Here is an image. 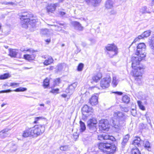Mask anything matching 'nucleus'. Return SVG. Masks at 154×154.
<instances>
[{
    "instance_id": "f257e3e1",
    "label": "nucleus",
    "mask_w": 154,
    "mask_h": 154,
    "mask_svg": "<svg viewBox=\"0 0 154 154\" xmlns=\"http://www.w3.org/2000/svg\"><path fill=\"white\" fill-rule=\"evenodd\" d=\"M20 17L22 27L25 28H27L30 26L34 27L35 23L38 22L37 17L34 16L32 14L27 12L22 13Z\"/></svg>"
},
{
    "instance_id": "f03ea898",
    "label": "nucleus",
    "mask_w": 154,
    "mask_h": 154,
    "mask_svg": "<svg viewBox=\"0 0 154 154\" xmlns=\"http://www.w3.org/2000/svg\"><path fill=\"white\" fill-rule=\"evenodd\" d=\"M104 140H108L109 143H100L99 145V149L104 152L109 153L114 152L116 150V147L114 145H112L111 143L115 140V138L107 134H104Z\"/></svg>"
},
{
    "instance_id": "7ed1b4c3",
    "label": "nucleus",
    "mask_w": 154,
    "mask_h": 154,
    "mask_svg": "<svg viewBox=\"0 0 154 154\" xmlns=\"http://www.w3.org/2000/svg\"><path fill=\"white\" fill-rule=\"evenodd\" d=\"M126 116L123 112L117 111L115 112L113 118L111 120L113 127L117 131H119L126 118Z\"/></svg>"
},
{
    "instance_id": "20e7f679",
    "label": "nucleus",
    "mask_w": 154,
    "mask_h": 154,
    "mask_svg": "<svg viewBox=\"0 0 154 154\" xmlns=\"http://www.w3.org/2000/svg\"><path fill=\"white\" fill-rule=\"evenodd\" d=\"M139 64L136 65L135 67H132L134 69L133 70V75L135 79V82L138 84L141 83L142 78V72L145 68L143 66H138Z\"/></svg>"
},
{
    "instance_id": "39448f33",
    "label": "nucleus",
    "mask_w": 154,
    "mask_h": 154,
    "mask_svg": "<svg viewBox=\"0 0 154 154\" xmlns=\"http://www.w3.org/2000/svg\"><path fill=\"white\" fill-rule=\"evenodd\" d=\"M145 51V50H143L140 51H136L135 54L137 57H133L131 58L133 67H135L136 65L139 64L140 62L142 60L143 58L145 57L146 53Z\"/></svg>"
},
{
    "instance_id": "423d86ee",
    "label": "nucleus",
    "mask_w": 154,
    "mask_h": 154,
    "mask_svg": "<svg viewBox=\"0 0 154 154\" xmlns=\"http://www.w3.org/2000/svg\"><path fill=\"white\" fill-rule=\"evenodd\" d=\"M108 51L107 54H108L110 57H112L114 56L117 54L118 48L114 44H108L105 47Z\"/></svg>"
},
{
    "instance_id": "0eeeda50",
    "label": "nucleus",
    "mask_w": 154,
    "mask_h": 154,
    "mask_svg": "<svg viewBox=\"0 0 154 154\" xmlns=\"http://www.w3.org/2000/svg\"><path fill=\"white\" fill-rule=\"evenodd\" d=\"M31 128L33 136H38L44 133L45 130L44 126L41 125H36Z\"/></svg>"
},
{
    "instance_id": "6e6552de",
    "label": "nucleus",
    "mask_w": 154,
    "mask_h": 154,
    "mask_svg": "<svg viewBox=\"0 0 154 154\" xmlns=\"http://www.w3.org/2000/svg\"><path fill=\"white\" fill-rule=\"evenodd\" d=\"M87 126L91 132L93 133L96 131V125L97 121L96 119L94 118L91 119L87 121Z\"/></svg>"
},
{
    "instance_id": "1a4fd4ad",
    "label": "nucleus",
    "mask_w": 154,
    "mask_h": 154,
    "mask_svg": "<svg viewBox=\"0 0 154 154\" xmlns=\"http://www.w3.org/2000/svg\"><path fill=\"white\" fill-rule=\"evenodd\" d=\"M111 78L109 76L107 75L101 81L100 86L103 89L108 88L111 82Z\"/></svg>"
},
{
    "instance_id": "9d476101",
    "label": "nucleus",
    "mask_w": 154,
    "mask_h": 154,
    "mask_svg": "<svg viewBox=\"0 0 154 154\" xmlns=\"http://www.w3.org/2000/svg\"><path fill=\"white\" fill-rule=\"evenodd\" d=\"M110 127L108 121L107 120L102 119L100 121V129L103 131H107Z\"/></svg>"
},
{
    "instance_id": "9b49d317",
    "label": "nucleus",
    "mask_w": 154,
    "mask_h": 154,
    "mask_svg": "<svg viewBox=\"0 0 154 154\" xmlns=\"http://www.w3.org/2000/svg\"><path fill=\"white\" fill-rule=\"evenodd\" d=\"M114 4V0H106L105 2V7L107 9H112Z\"/></svg>"
},
{
    "instance_id": "f8f14e48",
    "label": "nucleus",
    "mask_w": 154,
    "mask_h": 154,
    "mask_svg": "<svg viewBox=\"0 0 154 154\" xmlns=\"http://www.w3.org/2000/svg\"><path fill=\"white\" fill-rule=\"evenodd\" d=\"M10 129L5 128L0 131V137L2 138H5L10 135L9 131Z\"/></svg>"
},
{
    "instance_id": "ddd939ff",
    "label": "nucleus",
    "mask_w": 154,
    "mask_h": 154,
    "mask_svg": "<svg viewBox=\"0 0 154 154\" xmlns=\"http://www.w3.org/2000/svg\"><path fill=\"white\" fill-rule=\"evenodd\" d=\"M59 6L58 3L51 4L48 5L47 8V11L48 12H53L56 9V7Z\"/></svg>"
},
{
    "instance_id": "4468645a",
    "label": "nucleus",
    "mask_w": 154,
    "mask_h": 154,
    "mask_svg": "<svg viewBox=\"0 0 154 154\" xmlns=\"http://www.w3.org/2000/svg\"><path fill=\"white\" fill-rule=\"evenodd\" d=\"M98 94H96V95H93L90 99L89 103L92 106L96 105L98 103Z\"/></svg>"
},
{
    "instance_id": "2eb2a0df",
    "label": "nucleus",
    "mask_w": 154,
    "mask_h": 154,
    "mask_svg": "<svg viewBox=\"0 0 154 154\" xmlns=\"http://www.w3.org/2000/svg\"><path fill=\"white\" fill-rule=\"evenodd\" d=\"M87 4L91 5L94 7L98 6L102 0H85Z\"/></svg>"
},
{
    "instance_id": "dca6fc26",
    "label": "nucleus",
    "mask_w": 154,
    "mask_h": 154,
    "mask_svg": "<svg viewBox=\"0 0 154 154\" xmlns=\"http://www.w3.org/2000/svg\"><path fill=\"white\" fill-rule=\"evenodd\" d=\"M42 57L45 59L43 63L44 65H48L53 62L54 60L53 58L50 56H45Z\"/></svg>"
},
{
    "instance_id": "f3484780",
    "label": "nucleus",
    "mask_w": 154,
    "mask_h": 154,
    "mask_svg": "<svg viewBox=\"0 0 154 154\" xmlns=\"http://www.w3.org/2000/svg\"><path fill=\"white\" fill-rule=\"evenodd\" d=\"M31 128L27 127L26 130L23 131L22 136L24 137H26L30 136H33Z\"/></svg>"
},
{
    "instance_id": "a211bd4d",
    "label": "nucleus",
    "mask_w": 154,
    "mask_h": 154,
    "mask_svg": "<svg viewBox=\"0 0 154 154\" xmlns=\"http://www.w3.org/2000/svg\"><path fill=\"white\" fill-rule=\"evenodd\" d=\"M102 77V74L101 73H98L92 77L91 82L92 83H93L94 82L97 83Z\"/></svg>"
},
{
    "instance_id": "6ab92c4d",
    "label": "nucleus",
    "mask_w": 154,
    "mask_h": 154,
    "mask_svg": "<svg viewBox=\"0 0 154 154\" xmlns=\"http://www.w3.org/2000/svg\"><path fill=\"white\" fill-rule=\"evenodd\" d=\"M72 24L74 27L75 29L78 30L82 31L84 29V27L82 26L81 24L78 22L74 21L72 23Z\"/></svg>"
},
{
    "instance_id": "aec40b11",
    "label": "nucleus",
    "mask_w": 154,
    "mask_h": 154,
    "mask_svg": "<svg viewBox=\"0 0 154 154\" xmlns=\"http://www.w3.org/2000/svg\"><path fill=\"white\" fill-rule=\"evenodd\" d=\"M143 143V141L141 140L139 137H137L134 140L133 144L136 147L140 146L141 144Z\"/></svg>"
},
{
    "instance_id": "412c9836",
    "label": "nucleus",
    "mask_w": 154,
    "mask_h": 154,
    "mask_svg": "<svg viewBox=\"0 0 154 154\" xmlns=\"http://www.w3.org/2000/svg\"><path fill=\"white\" fill-rule=\"evenodd\" d=\"M82 112L83 113L85 112L89 113L90 112H92L93 109L92 108L89 107L88 105H85L82 107Z\"/></svg>"
},
{
    "instance_id": "4be33fe9",
    "label": "nucleus",
    "mask_w": 154,
    "mask_h": 154,
    "mask_svg": "<svg viewBox=\"0 0 154 154\" xmlns=\"http://www.w3.org/2000/svg\"><path fill=\"white\" fill-rule=\"evenodd\" d=\"M9 55L11 57H16L18 53V51L14 49H9Z\"/></svg>"
},
{
    "instance_id": "5701e85b",
    "label": "nucleus",
    "mask_w": 154,
    "mask_h": 154,
    "mask_svg": "<svg viewBox=\"0 0 154 154\" xmlns=\"http://www.w3.org/2000/svg\"><path fill=\"white\" fill-rule=\"evenodd\" d=\"M147 7L146 6H144L141 7L139 10L140 13L143 14L146 13L150 14L151 12L147 10Z\"/></svg>"
},
{
    "instance_id": "b1692460",
    "label": "nucleus",
    "mask_w": 154,
    "mask_h": 154,
    "mask_svg": "<svg viewBox=\"0 0 154 154\" xmlns=\"http://www.w3.org/2000/svg\"><path fill=\"white\" fill-rule=\"evenodd\" d=\"M146 48V46L144 43H140L138 45L137 47V51H140L145 50Z\"/></svg>"
},
{
    "instance_id": "393cba45",
    "label": "nucleus",
    "mask_w": 154,
    "mask_h": 154,
    "mask_svg": "<svg viewBox=\"0 0 154 154\" xmlns=\"http://www.w3.org/2000/svg\"><path fill=\"white\" fill-rule=\"evenodd\" d=\"M148 41L151 49L154 50V35L149 38Z\"/></svg>"
},
{
    "instance_id": "a878e982",
    "label": "nucleus",
    "mask_w": 154,
    "mask_h": 154,
    "mask_svg": "<svg viewBox=\"0 0 154 154\" xmlns=\"http://www.w3.org/2000/svg\"><path fill=\"white\" fill-rule=\"evenodd\" d=\"M77 85V82H74L68 87L69 89L70 90V94H72L75 88L76 87Z\"/></svg>"
},
{
    "instance_id": "bb28decb",
    "label": "nucleus",
    "mask_w": 154,
    "mask_h": 154,
    "mask_svg": "<svg viewBox=\"0 0 154 154\" xmlns=\"http://www.w3.org/2000/svg\"><path fill=\"white\" fill-rule=\"evenodd\" d=\"M24 58L28 60H33L35 58V57L34 55H30L29 54H26L24 55Z\"/></svg>"
},
{
    "instance_id": "cd10ccee",
    "label": "nucleus",
    "mask_w": 154,
    "mask_h": 154,
    "mask_svg": "<svg viewBox=\"0 0 154 154\" xmlns=\"http://www.w3.org/2000/svg\"><path fill=\"white\" fill-rule=\"evenodd\" d=\"M60 149L61 151H67L69 150L70 147L68 145H63L60 146Z\"/></svg>"
},
{
    "instance_id": "c85d7f7f",
    "label": "nucleus",
    "mask_w": 154,
    "mask_h": 154,
    "mask_svg": "<svg viewBox=\"0 0 154 154\" xmlns=\"http://www.w3.org/2000/svg\"><path fill=\"white\" fill-rule=\"evenodd\" d=\"M129 135L127 134L125 136L123 139L122 142V145L124 146L126 144L127 142L128 141L129 138Z\"/></svg>"
},
{
    "instance_id": "c756f323",
    "label": "nucleus",
    "mask_w": 154,
    "mask_h": 154,
    "mask_svg": "<svg viewBox=\"0 0 154 154\" xmlns=\"http://www.w3.org/2000/svg\"><path fill=\"white\" fill-rule=\"evenodd\" d=\"M79 123L80 127V131L83 132L85 130L86 128L85 124L82 121H80Z\"/></svg>"
},
{
    "instance_id": "7c9ffc66",
    "label": "nucleus",
    "mask_w": 154,
    "mask_h": 154,
    "mask_svg": "<svg viewBox=\"0 0 154 154\" xmlns=\"http://www.w3.org/2000/svg\"><path fill=\"white\" fill-rule=\"evenodd\" d=\"M122 100L124 103H128L129 102L130 99L127 95H125L122 97Z\"/></svg>"
},
{
    "instance_id": "2f4dec72",
    "label": "nucleus",
    "mask_w": 154,
    "mask_h": 154,
    "mask_svg": "<svg viewBox=\"0 0 154 154\" xmlns=\"http://www.w3.org/2000/svg\"><path fill=\"white\" fill-rule=\"evenodd\" d=\"M118 83V81L116 79V76L114 75L112 77V84L114 87H115L117 85Z\"/></svg>"
},
{
    "instance_id": "473e14b6",
    "label": "nucleus",
    "mask_w": 154,
    "mask_h": 154,
    "mask_svg": "<svg viewBox=\"0 0 154 154\" xmlns=\"http://www.w3.org/2000/svg\"><path fill=\"white\" fill-rule=\"evenodd\" d=\"M49 80L48 79L46 78L45 79L43 82V86L45 88L48 87L49 85Z\"/></svg>"
},
{
    "instance_id": "72a5a7b5",
    "label": "nucleus",
    "mask_w": 154,
    "mask_h": 154,
    "mask_svg": "<svg viewBox=\"0 0 154 154\" xmlns=\"http://www.w3.org/2000/svg\"><path fill=\"white\" fill-rule=\"evenodd\" d=\"M10 76L8 73H5L0 75V79H7Z\"/></svg>"
},
{
    "instance_id": "f704fd0d",
    "label": "nucleus",
    "mask_w": 154,
    "mask_h": 154,
    "mask_svg": "<svg viewBox=\"0 0 154 154\" xmlns=\"http://www.w3.org/2000/svg\"><path fill=\"white\" fill-rule=\"evenodd\" d=\"M144 147L145 148L147 149L148 151H149V149L150 148V144L149 141L147 140H146L144 142Z\"/></svg>"
},
{
    "instance_id": "c9c22d12",
    "label": "nucleus",
    "mask_w": 154,
    "mask_h": 154,
    "mask_svg": "<svg viewBox=\"0 0 154 154\" xmlns=\"http://www.w3.org/2000/svg\"><path fill=\"white\" fill-rule=\"evenodd\" d=\"M49 31L47 29H41L40 34L42 35H45L48 34Z\"/></svg>"
},
{
    "instance_id": "e433bc0d",
    "label": "nucleus",
    "mask_w": 154,
    "mask_h": 154,
    "mask_svg": "<svg viewBox=\"0 0 154 154\" xmlns=\"http://www.w3.org/2000/svg\"><path fill=\"white\" fill-rule=\"evenodd\" d=\"M27 90V88H23L22 87H20L19 88H17L15 90L13 91H14L15 92H22L25 91Z\"/></svg>"
},
{
    "instance_id": "4c0bfd02",
    "label": "nucleus",
    "mask_w": 154,
    "mask_h": 154,
    "mask_svg": "<svg viewBox=\"0 0 154 154\" xmlns=\"http://www.w3.org/2000/svg\"><path fill=\"white\" fill-rule=\"evenodd\" d=\"M151 31L150 30H147L144 32L142 33L144 37H147L150 35Z\"/></svg>"
},
{
    "instance_id": "58836bf2",
    "label": "nucleus",
    "mask_w": 154,
    "mask_h": 154,
    "mask_svg": "<svg viewBox=\"0 0 154 154\" xmlns=\"http://www.w3.org/2000/svg\"><path fill=\"white\" fill-rule=\"evenodd\" d=\"M131 153L132 154H141L139 149L137 148L132 149Z\"/></svg>"
},
{
    "instance_id": "ea45409f",
    "label": "nucleus",
    "mask_w": 154,
    "mask_h": 154,
    "mask_svg": "<svg viewBox=\"0 0 154 154\" xmlns=\"http://www.w3.org/2000/svg\"><path fill=\"white\" fill-rule=\"evenodd\" d=\"M137 103L140 109L143 110H144L145 109V107L142 104V102L140 101H138Z\"/></svg>"
},
{
    "instance_id": "a19ab883",
    "label": "nucleus",
    "mask_w": 154,
    "mask_h": 154,
    "mask_svg": "<svg viewBox=\"0 0 154 154\" xmlns=\"http://www.w3.org/2000/svg\"><path fill=\"white\" fill-rule=\"evenodd\" d=\"M44 106L45 104L43 103L39 104L37 109L39 111L43 110L44 109Z\"/></svg>"
},
{
    "instance_id": "79ce46f5",
    "label": "nucleus",
    "mask_w": 154,
    "mask_h": 154,
    "mask_svg": "<svg viewBox=\"0 0 154 154\" xmlns=\"http://www.w3.org/2000/svg\"><path fill=\"white\" fill-rule=\"evenodd\" d=\"M144 38V36L143 35V34L141 35H139L138 37L135 39L132 43L134 42H136L138 41L139 40L143 38Z\"/></svg>"
},
{
    "instance_id": "37998d69",
    "label": "nucleus",
    "mask_w": 154,
    "mask_h": 154,
    "mask_svg": "<svg viewBox=\"0 0 154 154\" xmlns=\"http://www.w3.org/2000/svg\"><path fill=\"white\" fill-rule=\"evenodd\" d=\"M84 66V65L82 63H80L77 69L78 71H81Z\"/></svg>"
},
{
    "instance_id": "c03bdc74",
    "label": "nucleus",
    "mask_w": 154,
    "mask_h": 154,
    "mask_svg": "<svg viewBox=\"0 0 154 154\" xmlns=\"http://www.w3.org/2000/svg\"><path fill=\"white\" fill-rule=\"evenodd\" d=\"M19 83H18L13 82L10 83V86L13 87H16L19 86Z\"/></svg>"
},
{
    "instance_id": "a18cd8bd",
    "label": "nucleus",
    "mask_w": 154,
    "mask_h": 154,
    "mask_svg": "<svg viewBox=\"0 0 154 154\" xmlns=\"http://www.w3.org/2000/svg\"><path fill=\"white\" fill-rule=\"evenodd\" d=\"M1 4L2 5H15V4L14 3L12 2H1Z\"/></svg>"
},
{
    "instance_id": "49530a36",
    "label": "nucleus",
    "mask_w": 154,
    "mask_h": 154,
    "mask_svg": "<svg viewBox=\"0 0 154 154\" xmlns=\"http://www.w3.org/2000/svg\"><path fill=\"white\" fill-rule=\"evenodd\" d=\"M43 118L42 117H36L35 118V120L34 122V124H36L38 123V121L39 120L42 119Z\"/></svg>"
},
{
    "instance_id": "de8ad7c7",
    "label": "nucleus",
    "mask_w": 154,
    "mask_h": 154,
    "mask_svg": "<svg viewBox=\"0 0 154 154\" xmlns=\"http://www.w3.org/2000/svg\"><path fill=\"white\" fill-rule=\"evenodd\" d=\"M59 90V89L57 88L55 89L52 90L50 91V92L53 94H56L58 93Z\"/></svg>"
},
{
    "instance_id": "09e8293b",
    "label": "nucleus",
    "mask_w": 154,
    "mask_h": 154,
    "mask_svg": "<svg viewBox=\"0 0 154 154\" xmlns=\"http://www.w3.org/2000/svg\"><path fill=\"white\" fill-rule=\"evenodd\" d=\"M98 139L100 140H104V134H100L98 135Z\"/></svg>"
},
{
    "instance_id": "8fccbe9b",
    "label": "nucleus",
    "mask_w": 154,
    "mask_h": 154,
    "mask_svg": "<svg viewBox=\"0 0 154 154\" xmlns=\"http://www.w3.org/2000/svg\"><path fill=\"white\" fill-rule=\"evenodd\" d=\"M13 91L11 90L10 89H8L5 90H3L0 91V94L2 93H8Z\"/></svg>"
},
{
    "instance_id": "3c124183",
    "label": "nucleus",
    "mask_w": 154,
    "mask_h": 154,
    "mask_svg": "<svg viewBox=\"0 0 154 154\" xmlns=\"http://www.w3.org/2000/svg\"><path fill=\"white\" fill-rule=\"evenodd\" d=\"M89 41L90 42L91 45H92L95 42V40L93 38H89Z\"/></svg>"
},
{
    "instance_id": "603ef678",
    "label": "nucleus",
    "mask_w": 154,
    "mask_h": 154,
    "mask_svg": "<svg viewBox=\"0 0 154 154\" xmlns=\"http://www.w3.org/2000/svg\"><path fill=\"white\" fill-rule=\"evenodd\" d=\"M131 112L132 115L134 116H135L136 114V111L134 109H132Z\"/></svg>"
},
{
    "instance_id": "864d4df0",
    "label": "nucleus",
    "mask_w": 154,
    "mask_h": 154,
    "mask_svg": "<svg viewBox=\"0 0 154 154\" xmlns=\"http://www.w3.org/2000/svg\"><path fill=\"white\" fill-rule=\"evenodd\" d=\"M146 120H147L148 122L149 123V124L150 125H151V120L149 118V117H148L146 116Z\"/></svg>"
},
{
    "instance_id": "5fc2aeb1",
    "label": "nucleus",
    "mask_w": 154,
    "mask_h": 154,
    "mask_svg": "<svg viewBox=\"0 0 154 154\" xmlns=\"http://www.w3.org/2000/svg\"><path fill=\"white\" fill-rule=\"evenodd\" d=\"M53 26H54L55 27L57 28V29H56V30L57 31H60L61 30V27H59L58 26H56L55 25H53Z\"/></svg>"
},
{
    "instance_id": "6e6d98bb",
    "label": "nucleus",
    "mask_w": 154,
    "mask_h": 154,
    "mask_svg": "<svg viewBox=\"0 0 154 154\" xmlns=\"http://www.w3.org/2000/svg\"><path fill=\"white\" fill-rule=\"evenodd\" d=\"M57 69L59 71L61 70L62 69V66L61 64H60L58 65Z\"/></svg>"
},
{
    "instance_id": "4d7b16f0",
    "label": "nucleus",
    "mask_w": 154,
    "mask_h": 154,
    "mask_svg": "<svg viewBox=\"0 0 154 154\" xmlns=\"http://www.w3.org/2000/svg\"><path fill=\"white\" fill-rule=\"evenodd\" d=\"M65 92L67 93H69V94H68V95L69 96L71 95V94H70V90L69 89V88L68 87V88L67 89H66V91H65Z\"/></svg>"
},
{
    "instance_id": "13d9d810",
    "label": "nucleus",
    "mask_w": 154,
    "mask_h": 154,
    "mask_svg": "<svg viewBox=\"0 0 154 154\" xmlns=\"http://www.w3.org/2000/svg\"><path fill=\"white\" fill-rule=\"evenodd\" d=\"M113 93H114L115 94H117L118 95H122V92H121L117 91V92H113Z\"/></svg>"
},
{
    "instance_id": "bf43d9fd",
    "label": "nucleus",
    "mask_w": 154,
    "mask_h": 154,
    "mask_svg": "<svg viewBox=\"0 0 154 154\" xmlns=\"http://www.w3.org/2000/svg\"><path fill=\"white\" fill-rule=\"evenodd\" d=\"M27 51L31 53H33L35 52V51L32 49H29Z\"/></svg>"
},
{
    "instance_id": "052dcab7",
    "label": "nucleus",
    "mask_w": 154,
    "mask_h": 154,
    "mask_svg": "<svg viewBox=\"0 0 154 154\" xmlns=\"http://www.w3.org/2000/svg\"><path fill=\"white\" fill-rule=\"evenodd\" d=\"M59 14L60 15L62 16H63V15H65L66 13L65 12L63 11H60L59 12Z\"/></svg>"
},
{
    "instance_id": "680f3d73",
    "label": "nucleus",
    "mask_w": 154,
    "mask_h": 154,
    "mask_svg": "<svg viewBox=\"0 0 154 154\" xmlns=\"http://www.w3.org/2000/svg\"><path fill=\"white\" fill-rule=\"evenodd\" d=\"M67 96V95L65 94H63L61 95V96L64 98H65Z\"/></svg>"
},
{
    "instance_id": "e2e57ef3",
    "label": "nucleus",
    "mask_w": 154,
    "mask_h": 154,
    "mask_svg": "<svg viewBox=\"0 0 154 154\" xmlns=\"http://www.w3.org/2000/svg\"><path fill=\"white\" fill-rule=\"evenodd\" d=\"M46 42H48V43H49L51 41V39H48L46 40H45Z\"/></svg>"
},
{
    "instance_id": "0e129e2a",
    "label": "nucleus",
    "mask_w": 154,
    "mask_h": 154,
    "mask_svg": "<svg viewBox=\"0 0 154 154\" xmlns=\"http://www.w3.org/2000/svg\"><path fill=\"white\" fill-rule=\"evenodd\" d=\"M54 69V67L53 66H51L50 67V68L48 69V68H47L48 69H49L50 70H52Z\"/></svg>"
},
{
    "instance_id": "69168bd1",
    "label": "nucleus",
    "mask_w": 154,
    "mask_h": 154,
    "mask_svg": "<svg viewBox=\"0 0 154 154\" xmlns=\"http://www.w3.org/2000/svg\"><path fill=\"white\" fill-rule=\"evenodd\" d=\"M6 103H3L1 105V107H3L4 106H5V105H6Z\"/></svg>"
},
{
    "instance_id": "338daca9",
    "label": "nucleus",
    "mask_w": 154,
    "mask_h": 154,
    "mask_svg": "<svg viewBox=\"0 0 154 154\" xmlns=\"http://www.w3.org/2000/svg\"><path fill=\"white\" fill-rule=\"evenodd\" d=\"M154 3V1L153 0L152 1V3H151V6H153V5Z\"/></svg>"
},
{
    "instance_id": "774afa93",
    "label": "nucleus",
    "mask_w": 154,
    "mask_h": 154,
    "mask_svg": "<svg viewBox=\"0 0 154 154\" xmlns=\"http://www.w3.org/2000/svg\"><path fill=\"white\" fill-rule=\"evenodd\" d=\"M82 45L83 47H85L86 45L85 43H83L82 44Z\"/></svg>"
}]
</instances>
